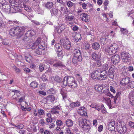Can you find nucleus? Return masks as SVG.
Here are the masks:
<instances>
[{"mask_svg": "<svg viewBox=\"0 0 134 134\" xmlns=\"http://www.w3.org/2000/svg\"><path fill=\"white\" fill-rule=\"evenodd\" d=\"M24 29L25 28L23 27H14L10 30L9 34L12 36H16L18 37H20L24 34L25 32Z\"/></svg>", "mask_w": 134, "mask_h": 134, "instance_id": "f257e3e1", "label": "nucleus"}, {"mask_svg": "<svg viewBox=\"0 0 134 134\" xmlns=\"http://www.w3.org/2000/svg\"><path fill=\"white\" fill-rule=\"evenodd\" d=\"M73 57L72 62L74 64H77L78 62L81 61L82 58L80 51L78 49H75L72 52Z\"/></svg>", "mask_w": 134, "mask_h": 134, "instance_id": "f03ea898", "label": "nucleus"}, {"mask_svg": "<svg viewBox=\"0 0 134 134\" xmlns=\"http://www.w3.org/2000/svg\"><path fill=\"white\" fill-rule=\"evenodd\" d=\"M79 122L80 126L84 129H88L90 126L89 122L86 119L80 118Z\"/></svg>", "mask_w": 134, "mask_h": 134, "instance_id": "7ed1b4c3", "label": "nucleus"}, {"mask_svg": "<svg viewBox=\"0 0 134 134\" xmlns=\"http://www.w3.org/2000/svg\"><path fill=\"white\" fill-rule=\"evenodd\" d=\"M118 47V46L116 44L113 43L110 47L105 48V51L107 52L109 55H112L116 52Z\"/></svg>", "mask_w": 134, "mask_h": 134, "instance_id": "20e7f679", "label": "nucleus"}, {"mask_svg": "<svg viewBox=\"0 0 134 134\" xmlns=\"http://www.w3.org/2000/svg\"><path fill=\"white\" fill-rule=\"evenodd\" d=\"M121 58L122 61L125 63H127L130 62L131 59V58L130 54L128 53L123 52L121 54Z\"/></svg>", "mask_w": 134, "mask_h": 134, "instance_id": "39448f33", "label": "nucleus"}, {"mask_svg": "<svg viewBox=\"0 0 134 134\" xmlns=\"http://www.w3.org/2000/svg\"><path fill=\"white\" fill-rule=\"evenodd\" d=\"M101 72L100 70L98 69L93 71L91 73V78L95 81L99 80V74Z\"/></svg>", "mask_w": 134, "mask_h": 134, "instance_id": "423d86ee", "label": "nucleus"}, {"mask_svg": "<svg viewBox=\"0 0 134 134\" xmlns=\"http://www.w3.org/2000/svg\"><path fill=\"white\" fill-rule=\"evenodd\" d=\"M60 43L61 44L63 45L64 48L66 49H69L71 46L70 42L67 39L61 40H60Z\"/></svg>", "mask_w": 134, "mask_h": 134, "instance_id": "0eeeda50", "label": "nucleus"}, {"mask_svg": "<svg viewBox=\"0 0 134 134\" xmlns=\"http://www.w3.org/2000/svg\"><path fill=\"white\" fill-rule=\"evenodd\" d=\"M130 81V79L129 76L123 77L121 78L120 83L122 85L125 86L127 85Z\"/></svg>", "mask_w": 134, "mask_h": 134, "instance_id": "6e6552de", "label": "nucleus"}, {"mask_svg": "<svg viewBox=\"0 0 134 134\" xmlns=\"http://www.w3.org/2000/svg\"><path fill=\"white\" fill-rule=\"evenodd\" d=\"M101 72L99 74V80H104L107 79V76H108V72L105 70H100Z\"/></svg>", "mask_w": 134, "mask_h": 134, "instance_id": "1a4fd4ad", "label": "nucleus"}, {"mask_svg": "<svg viewBox=\"0 0 134 134\" xmlns=\"http://www.w3.org/2000/svg\"><path fill=\"white\" fill-rule=\"evenodd\" d=\"M0 7L5 12H10L11 8L10 5L7 3L2 4V5H0Z\"/></svg>", "mask_w": 134, "mask_h": 134, "instance_id": "9d476101", "label": "nucleus"}, {"mask_svg": "<svg viewBox=\"0 0 134 134\" xmlns=\"http://www.w3.org/2000/svg\"><path fill=\"white\" fill-rule=\"evenodd\" d=\"M111 62L114 64H115L119 63L120 61L119 55L118 54H115L112 56L111 58Z\"/></svg>", "mask_w": 134, "mask_h": 134, "instance_id": "9b49d317", "label": "nucleus"}, {"mask_svg": "<svg viewBox=\"0 0 134 134\" xmlns=\"http://www.w3.org/2000/svg\"><path fill=\"white\" fill-rule=\"evenodd\" d=\"M117 130L119 133L124 134L126 132L127 128L125 126L119 125L117 127Z\"/></svg>", "mask_w": 134, "mask_h": 134, "instance_id": "f8f14e48", "label": "nucleus"}, {"mask_svg": "<svg viewBox=\"0 0 134 134\" xmlns=\"http://www.w3.org/2000/svg\"><path fill=\"white\" fill-rule=\"evenodd\" d=\"M115 70L116 68L114 65L109 68L108 74V76L111 78H113L114 77V74Z\"/></svg>", "mask_w": 134, "mask_h": 134, "instance_id": "ddd939ff", "label": "nucleus"}, {"mask_svg": "<svg viewBox=\"0 0 134 134\" xmlns=\"http://www.w3.org/2000/svg\"><path fill=\"white\" fill-rule=\"evenodd\" d=\"M68 86L72 88H74L77 87V85L76 82L74 80L73 77H72L71 80L69 83Z\"/></svg>", "mask_w": 134, "mask_h": 134, "instance_id": "4468645a", "label": "nucleus"}, {"mask_svg": "<svg viewBox=\"0 0 134 134\" xmlns=\"http://www.w3.org/2000/svg\"><path fill=\"white\" fill-rule=\"evenodd\" d=\"M72 37L73 39L76 42H77L79 40L81 39V36L80 34L77 33L75 32H73L72 33Z\"/></svg>", "mask_w": 134, "mask_h": 134, "instance_id": "2eb2a0df", "label": "nucleus"}, {"mask_svg": "<svg viewBox=\"0 0 134 134\" xmlns=\"http://www.w3.org/2000/svg\"><path fill=\"white\" fill-rule=\"evenodd\" d=\"M42 42L44 43V42L43 41L41 42V38H38L36 42L32 45L31 47V49H35L37 46L39 47L40 45L42 44Z\"/></svg>", "mask_w": 134, "mask_h": 134, "instance_id": "dca6fc26", "label": "nucleus"}, {"mask_svg": "<svg viewBox=\"0 0 134 134\" xmlns=\"http://www.w3.org/2000/svg\"><path fill=\"white\" fill-rule=\"evenodd\" d=\"M77 112L78 113L82 116H86L87 115L86 110L85 108L82 107L78 110Z\"/></svg>", "mask_w": 134, "mask_h": 134, "instance_id": "f3484780", "label": "nucleus"}, {"mask_svg": "<svg viewBox=\"0 0 134 134\" xmlns=\"http://www.w3.org/2000/svg\"><path fill=\"white\" fill-rule=\"evenodd\" d=\"M44 46V44L43 45H40L39 47H38V48L36 49L35 51V53L37 54L41 55L42 54V51L44 49L43 47Z\"/></svg>", "mask_w": 134, "mask_h": 134, "instance_id": "a211bd4d", "label": "nucleus"}, {"mask_svg": "<svg viewBox=\"0 0 134 134\" xmlns=\"http://www.w3.org/2000/svg\"><path fill=\"white\" fill-rule=\"evenodd\" d=\"M108 127V129L110 131L114 130L115 128V123L113 120H111L110 122H109Z\"/></svg>", "mask_w": 134, "mask_h": 134, "instance_id": "6ab92c4d", "label": "nucleus"}, {"mask_svg": "<svg viewBox=\"0 0 134 134\" xmlns=\"http://www.w3.org/2000/svg\"><path fill=\"white\" fill-rule=\"evenodd\" d=\"M89 15L85 13H82L80 15V17L81 18L82 20L87 22L89 21Z\"/></svg>", "mask_w": 134, "mask_h": 134, "instance_id": "aec40b11", "label": "nucleus"}, {"mask_svg": "<svg viewBox=\"0 0 134 134\" xmlns=\"http://www.w3.org/2000/svg\"><path fill=\"white\" fill-rule=\"evenodd\" d=\"M72 77L70 76H66L64 77L62 81L63 83L65 86L68 85L69 83L71 80V79Z\"/></svg>", "mask_w": 134, "mask_h": 134, "instance_id": "412c9836", "label": "nucleus"}, {"mask_svg": "<svg viewBox=\"0 0 134 134\" xmlns=\"http://www.w3.org/2000/svg\"><path fill=\"white\" fill-rule=\"evenodd\" d=\"M103 100L105 101V103L109 107V108H111V105L110 99L109 98L106 97L104 96H103Z\"/></svg>", "mask_w": 134, "mask_h": 134, "instance_id": "4be33fe9", "label": "nucleus"}, {"mask_svg": "<svg viewBox=\"0 0 134 134\" xmlns=\"http://www.w3.org/2000/svg\"><path fill=\"white\" fill-rule=\"evenodd\" d=\"M65 123L66 126L68 127H71L73 125V121L71 119H68L65 121Z\"/></svg>", "mask_w": 134, "mask_h": 134, "instance_id": "5701e85b", "label": "nucleus"}, {"mask_svg": "<svg viewBox=\"0 0 134 134\" xmlns=\"http://www.w3.org/2000/svg\"><path fill=\"white\" fill-rule=\"evenodd\" d=\"M35 34V32L32 30L28 31L25 33L26 36H28L30 38L31 37Z\"/></svg>", "mask_w": 134, "mask_h": 134, "instance_id": "b1692460", "label": "nucleus"}, {"mask_svg": "<svg viewBox=\"0 0 134 134\" xmlns=\"http://www.w3.org/2000/svg\"><path fill=\"white\" fill-rule=\"evenodd\" d=\"M59 109V107L58 106H56L54 107L53 109H52L50 111L52 114H58V111Z\"/></svg>", "mask_w": 134, "mask_h": 134, "instance_id": "393cba45", "label": "nucleus"}, {"mask_svg": "<svg viewBox=\"0 0 134 134\" xmlns=\"http://www.w3.org/2000/svg\"><path fill=\"white\" fill-rule=\"evenodd\" d=\"M53 5V3L52 2H49L45 3L44 7L47 9H49L52 8Z\"/></svg>", "mask_w": 134, "mask_h": 134, "instance_id": "a878e982", "label": "nucleus"}, {"mask_svg": "<svg viewBox=\"0 0 134 134\" xmlns=\"http://www.w3.org/2000/svg\"><path fill=\"white\" fill-rule=\"evenodd\" d=\"M92 56L93 59L97 60L99 59L100 58V56L99 54H96L95 52H93L92 54Z\"/></svg>", "mask_w": 134, "mask_h": 134, "instance_id": "bb28decb", "label": "nucleus"}, {"mask_svg": "<svg viewBox=\"0 0 134 134\" xmlns=\"http://www.w3.org/2000/svg\"><path fill=\"white\" fill-rule=\"evenodd\" d=\"M66 92V90L63 89H61L60 93L62 95L63 99H65L67 98Z\"/></svg>", "mask_w": 134, "mask_h": 134, "instance_id": "cd10ccee", "label": "nucleus"}, {"mask_svg": "<svg viewBox=\"0 0 134 134\" xmlns=\"http://www.w3.org/2000/svg\"><path fill=\"white\" fill-rule=\"evenodd\" d=\"M80 105V103L78 102H76L71 103L70 106L72 108H75L79 106Z\"/></svg>", "mask_w": 134, "mask_h": 134, "instance_id": "c85d7f7f", "label": "nucleus"}, {"mask_svg": "<svg viewBox=\"0 0 134 134\" xmlns=\"http://www.w3.org/2000/svg\"><path fill=\"white\" fill-rule=\"evenodd\" d=\"M58 10L60 11L61 13L62 14H67L66 13V11L65 9L63 7L61 6H58Z\"/></svg>", "mask_w": 134, "mask_h": 134, "instance_id": "c756f323", "label": "nucleus"}, {"mask_svg": "<svg viewBox=\"0 0 134 134\" xmlns=\"http://www.w3.org/2000/svg\"><path fill=\"white\" fill-rule=\"evenodd\" d=\"M55 49L56 51H58L62 50V49L61 45L59 43H58L55 44Z\"/></svg>", "mask_w": 134, "mask_h": 134, "instance_id": "7c9ffc66", "label": "nucleus"}, {"mask_svg": "<svg viewBox=\"0 0 134 134\" xmlns=\"http://www.w3.org/2000/svg\"><path fill=\"white\" fill-rule=\"evenodd\" d=\"M92 47L95 50H98L100 48V45L97 42H95L93 44Z\"/></svg>", "mask_w": 134, "mask_h": 134, "instance_id": "2f4dec72", "label": "nucleus"}, {"mask_svg": "<svg viewBox=\"0 0 134 134\" xmlns=\"http://www.w3.org/2000/svg\"><path fill=\"white\" fill-rule=\"evenodd\" d=\"M103 88L102 85H98L96 86L95 90H96L102 92Z\"/></svg>", "mask_w": 134, "mask_h": 134, "instance_id": "473e14b6", "label": "nucleus"}, {"mask_svg": "<svg viewBox=\"0 0 134 134\" xmlns=\"http://www.w3.org/2000/svg\"><path fill=\"white\" fill-rule=\"evenodd\" d=\"M62 31V30L59 28H58V27L57 26L55 27L54 32L55 34L57 33L60 35Z\"/></svg>", "mask_w": 134, "mask_h": 134, "instance_id": "72a5a7b5", "label": "nucleus"}, {"mask_svg": "<svg viewBox=\"0 0 134 134\" xmlns=\"http://www.w3.org/2000/svg\"><path fill=\"white\" fill-rule=\"evenodd\" d=\"M53 66L54 67H57L64 66V65H63L62 63L60 62H59L55 63L53 65Z\"/></svg>", "mask_w": 134, "mask_h": 134, "instance_id": "f704fd0d", "label": "nucleus"}, {"mask_svg": "<svg viewBox=\"0 0 134 134\" xmlns=\"http://www.w3.org/2000/svg\"><path fill=\"white\" fill-rule=\"evenodd\" d=\"M54 80L56 82L60 83L62 81V78L59 76H56L54 79Z\"/></svg>", "mask_w": 134, "mask_h": 134, "instance_id": "c9c22d12", "label": "nucleus"}, {"mask_svg": "<svg viewBox=\"0 0 134 134\" xmlns=\"http://www.w3.org/2000/svg\"><path fill=\"white\" fill-rule=\"evenodd\" d=\"M74 16L71 15V16H65V19L66 20L68 21H71L73 19Z\"/></svg>", "mask_w": 134, "mask_h": 134, "instance_id": "e433bc0d", "label": "nucleus"}, {"mask_svg": "<svg viewBox=\"0 0 134 134\" xmlns=\"http://www.w3.org/2000/svg\"><path fill=\"white\" fill-rule=\"evenodd\" d=\"M30 85L32 87L34 88L37 87L38 84L36 82L33 81L31 83Z\"/></svg>", "mask_w": 134, "mask_h": 134, "instance_id": "4c0bfd02", "label": "nucleus"}, {"mask_svg": "<svg viewBox=\"0 0 134 134\" xmlns=\"http://www.w3.org/2000/svg\"><path fill=\"white\" fill-rule=\"evenodd\" d=\"M23 8H24V9L28 12H31L32 10V9L31 7L29 6H26L24 4H23Z\"/></svg>", "mask_w": 134, "mask_h": 134, "instance_id": "58836bf2", "label": "nucleus"}, {"mask_svg": "<svg viewBox=\"0 0 134 134\" xmlns=\"http://www.w3.org/2000/svg\"><path fill=\"white\" fill-rule=\"evenodd\" d=\"M51 13L53 15H56L58 13V10L55 8H53L51 11Z\"/></svg>", "mask_w": 134, "mask_h": 134, "instance_id": "ea45409f", "label": "nucleus"}, {"mask_svg": "<svg viewBox=\"0 0 134 134\" xmlns=\"http://www.w3.org/2000/svg\"><path fill=\"white\" fill-rule=\"evenodd\" d=\"M128 87L131 88H133L134 87V81H130L127 85Z\"/></svg>", "mask_w": 134, "mask_h": 134, "instance_id": "a19ab883", "label": "nucleus"}, {"mask_svg": "<svg viewBox=\"0 0 134 134\" xmlns=\"http://www.w3.org/2000/svg\"><path fill=\"white\" fill-rule=\"evenodd\" d=\"M58 27V28H59L61 29L63 31L65 29V25L64 24H60L58 26H57Z\"/></svg>", "mask_w": 134, "mask_h": 134, "instance_id": "79ce46f5", "label": "nucleus"}, {"mask_svg": "<svg viewBox=\"0 0 134 134\" xmlns=\"http://www.w3.org/2000/svg\"><path fill=\"white\" fill-rule=\"evenodd\" d=\"M100 41L102 45V44H105L107 42V41L106 40L105 38H101Z\"/></svg>", "mask_w": 134, "mask_h": 134, "instance_id": "37998d69", "label": "nucleus"}, {"mask_svg": "<svg viewBox=\"0 0 134 134\" xmlns=\"http://www.w3.org/2000/svg\"><path fill=\"white\" fill-rule=\"evenodd\" d=\"M129 97L131 104L134 107V97L129 95Z\"/></svg>", "mask_w": 134, "mask_h": 134, "instance_id": "c03bdc74", "label": "nucleus"}, {"mask_svg": "<svg viewBox=\"0 0 134 134\" xmlns=\"http://www.w3.org/2000/svg\"><path fill=\"white\" fill-rule=\"evenodd\" d=\"M13 125L16 127L18 129H22L24 127V125L22 124H16L15 125Z\"/></svg>", "mask_w": 134, "mask_h": 134, "instance_id": "a18cd8bd", "label": "nucleus"}, {"mask_svg": "<svg viewBox=\"0 0 134 134\" xmlns=\"http://www.w3.org/2000/svg\"><path fill=\"white\" fill-rule=\"evenodd\" d=\"M10 41L8 39H5L3 40L2 42V44L5 45H8L10 44Z\"/></svg>", "mask_w": 134, "mask_h": 134, "instance_id": "49530a36", "label": "nucleus"}, {"mask_svg": "<svg viewBox=\"0 0 134 134\" xmlns=\"http://www.w3.org/2000/svg\"><path fill=\"white\" fill-rule=\"evenodd\" d=\"M108 68L109 66L108 64L106 63L103 65L102 66L103 70H105V71H106Z\"/></svg>", "mask_w": 134, "mask_h": 134, "instance_id": "de8ad7c7", "label": "nucleus"}, {"mask_svg": "<svg viewBox=\"0 0 134 134\" xmlns=\"http://www.w3.org/2000/svg\"><path fill=\"white\" fill-rule=\"evenodd\" d=\"M109 90L107 87L103 88L102 93H104L105 95L109 92Z\"/></svg>", "mask_w": 134, "mask_h": 134, "instance_id": "09e8293b", "label": "nucleus"}, {"mask_svg": "<svg viewBox=\"0 0 134 134\" xmlns=\"http://www.w3.org/2000/svg\"><path fill=\"white\" fill-rule=\"evenodd\" d=\"M10 1V3L11 6L13 7L12 8H14L16 4L15 2H16V1L15 0H12V1Z\"/></svg>", "mask_w": 134, "mask_h": 134, "instance_id": "8fccbe9b", "label": "nucleus"}, {"mask_svg": "<svg viewBox=\"0 0 134 134\" xmlns=\"http://www.w3.org/2000/svg\"><path fill=\"white\" fill-rule=\"evenodd\" d=\"M49 99L52 102H54L55 100V98L53 95H50L48 96Z\"/></svg>", "mask_w": 134, "mask_h": 134, "instance_id": "3c124183", "label": "nucleus"}, {"mask_svg": "<svg viewBox=\"0 0 134 134\" xmlns=\"http://www.w3.org/2000/svg\"><path fill=\"white\" fill-rule=\"evenodd\" d=\"M121 94V93L120 92H118L116 94V95L115 96L114 98V103H116V101L118 97Z\"/></svg>", "mask_w": 134, "mask_h": 134, "instance_id": "603ef678", "label": "nucleus"}, {"mask_svg": "<svg viewBox=\"0 0 134 134\" xmlns=\"http://www.w3.org/2000/svg\"><path fill=\"white\" fill-rule=\"evenodd\" d=\"M121 34L123 35H126L128 33V31L126 29H121Z\"/></svg>", "mask_w": 134, "mask_h": 134, "instance_id": "864d4df0", "label": "nucleus"}, {"mask_svg": "<svg viewBox=\"0 0 134 134\" xmlns=\"http://www.w3.org/2000/svg\"><path fill=\"white\" fill-rule=\"evenodd\" d=\"M29 39L30 38L28 36H26L25 34L23 38V40L24 41L26 42H27Z\"/></svg>", "mask_w": 134, "mask_h": 134, "instance_id": "5fc2aeb1", "label": "nucleus"}, {"mask_svg": "<svg viewBox=\"0 0 134 134\" xmlns=\"http://www.w3.org/2000/svg\"><path fill=\"white\" fill-rule=\"evenodd\" d=\"M56 124L58 126H60L63 124L62 122L60 120H57L56 121Z\"/></svg>", "mask_w": 134, "mask_h": 134, "instance_id": "6e6d98bb", "label": "nucleus"}, {"mask_svg": "<svg viewBox=\"0 0 134 134\" xmlns=\"http://www.w3.org/2000/svg\"><path fill=\"white\" fill-rule=\"evenodd\" d=\"M31 22L34 23L33 24L36 25H40V23L37 21L35 20H31Z\"/></svg>", "mask_w": 134, "mask_h": 134, "instance_id": "4d7b16f0", "label": "nucleus"}, {"mask_svg": "<svg viewBox=\"0 0 134 134\" xmlns=\"http://www.w3.org/2000/svg\"><path fill=\"white\" fill-rule=\"evenodd\" d=\"M13 69L15 72L17 73H19L20 71V69L15 66L14 67Z\"/></svg>", "mask_w": 134, "mask_h": 134, "instance_id": "13d9d810", "label": "nucleus"}, {"mask_svg": "<svg viewBox=\"0 0 134 134\" xmlns=\"http://www.w3.org/2000/svg\"><path fill=\"white\" fill-rule=\"evenodd\" d=\"M39 69L40 71L41 72H42L44 69L43 65L42 64L40 65L39 66Z\"/></svg>", "mask_w": 134, "mask_h": 134, "instance_id": "bf43d9fd", "label": "nucleus"}, {"mask_svg": "<svg viewBox=\"0 0 134 134\" xmlns=\"http://www.w3.org/2000/svg\"><path fill=\"white\" fill-rule=\"evenodd\" d=\"M41 78V79L43 81H46L47 80L46 75L44 74L42 75Z\"/></svg>", "mask_w": 134, "mask_h": 134, "instance_id": "052dcab7", "label": "nucleus"}, {"mask_svg": "<svg viewBox=\"0 0 134 134\" xmlns=\"http://www.w3.org/2000/svg\"><path fill=\"white\" fill-rule=\"evenodd\" d=\"M96 61V64L97 65L98 67H99L101 66V63L100 61L98 59Z\"/></svg>", "mask_w": 134, "mask_h": 134, "instance_id": "680f3d73", "label": "nucleus"}, {"mask_svg": "<svg viewBox=\"0 0 134 134\" xmlns=\"http://www.w3.org/2000/svg\"><path fill=\"white\" fill-rule=\"evenodd\" d=\"M100 108L102 110V113H104L106 112V110L103 104H102L101 105Z\"/></svg>", "mask_w": 134, "mask_h": 134, "instance_id": "e2e57ef3", "label": "nucleus"}, {"mask_svg": "<svg viewBox=\"0 0 134 134\" xmlns=\"http://www.w3.org/2000/svg\"><path fill=\"white\" fill-rule=\"evenodd\" d=\"M128 77L127 73L121 72V78H122L123 77Z\"/></svg>", "mask_w": 134, "mask_h": 134, "instance_id": "0e129e2a", "label": "nucleus"}, {"mask_svg": "<svg viewBox=\"0 0 134 134\" xmlns=\"http://www.w3.org/2000/svg\"><path fill=\"white\" fill-rule=\"evenodd\" d=\"M38 113L39 115H42L44 113V110L42 109H40L38 110Z\"/></svg>", "mask_w": 134, "mask_h": 134, "instance_id": "69168bd1", "label": "nucleus"}, {"mask_svg": "<svg viewBox=\"0 0 134 134\" xmlns=\"http://www.w3.org/2000/svg\"><path fill=\"white\" fill-rule=\"evenodd\" d=\"M48 92L49 93L53 94L54 93V91L53 89L52 88L48 90Z\"/></svg>", "mask_w": 134, "mask_h": 134, "instance_id": "338daca9", "label": "nucleus"}, {"mask_svg": "<svg viewBox=\"0 0 134 134\" xmlns=\"http://www.w3.org/2000/svg\"><path fill=\"white\" fill-rule=\"evenodd\" d=\"M129 125L131 127L134 128V122L130 121L129 122Z\"/></svg>", "mask_w": 134, "mask_h": 134, "instance_id": "774afa93", "label": "nucleus"}]
</instances>
